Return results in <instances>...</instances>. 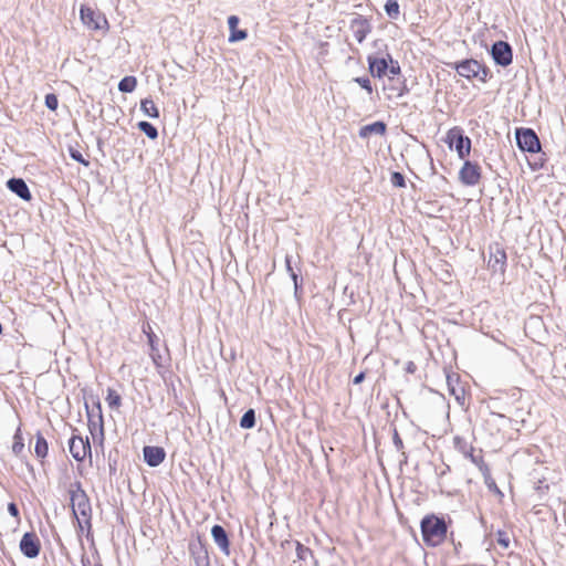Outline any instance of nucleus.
<instances>
[{"label":"nucleus","instance_id":"1","mask_svg":"<svg viewBox=\"0 0 566 566\" xmlns=\"http://www.w3.org/2000/svg\"><path fill=\"white\" fill-rule=\"evenodd\" d=\"M69 492L72 512L77 521L80 530L83 531L84 527L91 530L92 506L90 497L82 488V483L80 481H75L71 484Z\"/></svg>","mask_w":566,"mask_h":566},{"label":"nucleus","instance_id":"2","mask_svg":"<svg viewBox=\"0 0 566 566\" xmlns=\"http://www.w3.org/2000/svg\"><path fill=\"white\" fill-rule=\"evenodd\" d=\"M423 542L429 546L440 545L447 536V523L443 517L427 515L420 523Z\"/></svg>","mask_w":566,"mask_h":566},{"label":"nucleus","instance_id":"3","mask_svg":"<svg viewBox=\"0 0 566 566\" xmlns=\"http://www.w3.org/2000/svg\"><path fill=\"white\" fill-rule=\"evenodd\" d=\"M451 66L460 76L465 77L467 80L476 78L481 83H486L492 77L491 70L474 59H465L460 62H454Z\"/></svg>","mask_w":566,"mask_h":566},{"label":"nucleus","instance_id":"4","mask_svg":"<svg viewBox=\"0 0 566 566\" xmlns=\"http://www.w3.org/2000/svg\"><path fill=\"white\" fill-rule=\"evenodd\" d=\"M450 149L458 153L459 158L464 159L470 155L471 139L463 135V130L459 127H453L448 130L446 139Z\"/></svg>","mask_w":566,"mask_h":566},{"label":"nucleus","instance_id":"5","mask_svg":"<svg viewBox=\"0 0 566 566\" xmlns=\"http://www.w3.org/2000/svg\"><path fill=\"white\" fill-rule=\"evenodd\" d=\"M515 138L522 151L537 153L541 150V142L532 128H517Z\"/></svg>","mask_w":566,"mask_h":566},{"label":"nucleus","instance_id":"6","mask_svg":"<svg viewBox=\"0 0 566 566\" xmlns=\"http://www.w3.org/2000/svg\"><path fill=\"white\" fill-rule=\"evenodd\" d=\"M491 56L495 64L506 67L513 61L512 46L505 41H496L491 46Z\"/></svg>","mask_w":566,"mask_h":566},{"label":"nucleus","instance_id":"7","mask_svg":"<svg viewBox=\"0 0 566 566\" xmlns=\"http://www.w3.org/2000/svg\"><path fill=\"white\" fill-rule=\"evenodd\" d=\"M80 15L82 22L92 30H102L107 25L105 17L87 6L81 7Z\"/></svg>","mask_w":566,"mask_h":566},{"label":"nucleus","instance_id":"8","mask_svg":"<svg viewBox=\"0 0 566 566\" xmlns=\"http://www.w3.org/2000/svg\"><path fill=\"white\" fill-rule=\"evenodd\" d=\"M459 179L465 186H475L481 179L480 166L470 160H465L459 171Z\"/></svg>","mask_w":566,"mask_h":566},{"label":"nucleus","instance_id":"9","mask_svg":"<svg viewBox=\"0 0 566 566\" xmlns=\"http://www.w3.org/2000/svg\"><path fill=\"white\" fill-rule=\"evenodd\" d=\"M69 450L76 461H83L87 453H91L88 438L83 439L80 436H72L69 440Z\"/></svg>","mask_w":566,"mask_h":566},{"label":"nucleus","instance_id":"10","mask_svg":"<svg viewBox=\"0 0 566 566\" xmlns=\"http://www.w3.org/2000/svg\"><path fill=\"white\" fill-rule=\"evenodd\" d=\"M41 544L34 533L27 532L20 541V551L28 558H35L40 554Z\"/></svg>","mask_w":566,"mask_h":566},{"label":"nucleus","instance_id":"11","mask_svg":"<svg viewBox=\"0 0 566 566\" xmlns=\"http://www.w3.org/2000/svg\"><path fill=\"white\" fill-rule=\"evenodd\" d=\"M505 265H506L505 251L499 244H495L494 247H490V256H489V261H488L489 269H491L494 273H496V272L504 273Z\"/></svg>","mask_w":566,"mask_h":566},{"label":"nucleus","instance_id":"12","mask_svg":"<svg viewBox=\"0 0 566 566\" xmlns=\"http://www.w3.org/2000/svg\"><path fill=\"white\" fill-rule=\"evenodd\" d=\"M144 461L149 467H158L166 458V452L161 447L146 446L143 449Z\"/></svg>","mask_w":566,"mask_h":566},{"label":"nucleus","instance_id":"13","mask_svg":"<svg viewBox=\"0 0 566 566\" xmlns=\"http://www.w3.org/2000/svg\"><path fill=\"white\" fill-rule=\"evenodd\" d=\"M388 57L386 56H368V69L374 77L381 78L388 71Z\"/></svg>","mask_w":566,"mask_h":566},{"label":"nucleus","instance_id":"14","mask_svg":"<svg viewBox=\"0 0 566 566\" xmlns=\"http://www.w3.org/2000/svg\"><path fill=\"white\" fill-rule=\"evenodd\" d=\"M447 385L450 395H452L460 405H464L465 391L459 382L458 374H447Z\"/></svg>","mask_w":566,"mask_h":566},{"label":"nucleus","instance_id":"15","mask_svg":"<svg viewBox=\"0 0 566 566\" xmlns=\"http://www.w3.org/2000/svg\"><path fill=\"white\" fill-rule=\"evenodd\" d=\"M350 29L358 43H361L371 31L370 23L363 17L355 18L350 23Z\"/></svg>","mask_w":566,"mask_h":566},{"label":"nucleus","instance_id":"16","mask_svg":"<svg viewBox=\"0 0 566 566\" xmlns=\"http://www.w3.org/2000/svg\"><path fill=\"white\" fill-rule=\"evenodd\" d=\"M211 536L214 541V543L218 545L220 551L224 553L226 555L230 554V541L228 537V534L223 526L221 525H213L211 528Z\"/></svg>","mask_w":566,"mask_h":566},{"label":"nucleus","instance_id":"17","mask_svg":"<svg viewBox=\"0 0 566 566\" xmlns=\"http://www.w3.org/2000/svg\"><path fill=\"white\" fill-rule=\"evenodd\" d=\"M7 186L10 191L15 193L19 198L23 200L28 201L32 197L27 182L21 178H10L7 181Z\"/></svg>","mask_w":566,"mask_h":566},{"label":"nucleus","instance_id":"18","mask_svg":"<svg viewBox=\"0 0 566 566\" xmlns=\"http://www.w3.org/2000/svg\"><path fill=\"white\" fill-rule=\"evenodd\" d=\"M295 551L297 559L301 562L300 566H318V563L315 559L314 553L311 548L304 546L300 542H295Z\"/></svg>","mask_w":566,"mask_h":566},{"label":"nucleus","instance_id":"19","mask_svg":"<svg viewBox=\"0 0 566 566\" xmlns=\"http://www.w3.org/2000/svg\"><path fill=\"white\" fill-rule=\"evenodd\" d=\"M239 18L237 15H230L228 18V25L230 30L229 42H239L245 40L248 32L245 30L238 29Z\"/></svg>","mask_w":566,"mask_h":566},{"label":"nucleus","instance_id":"20","mask_svg":"<svg viewBox=\"0 0 566 566\" xmlns=\"http://www.w3.org/2000/svg\"><path fill=\"white\" fill-rule=\"evenodd\" d=\"M386 129H387L386 124L381 120H378V122L361 126L359 128L358 136L364 139L370 137L371 135H380L381 136L386 133Z\"/></svg>","mask_w":566,"mask_h":566},{"label":"nucleus","instance_id":"21","mask_svg":"<svg viewBox=\"0 0 566 566\" xmlns=\"http://www.w3.org/2000/svg\"><path fill=\"white\" fill-rule=\"evenodd\" d=\"M87 418H88V428L91 432H93L96 427H99L101 433L103 434V415L101 403L96 402V412L94 409L90 410L86 406Z\"/></svg>","mask_w":566,"mask_h":566},{"label":"nucleus","instance_id":"22","mask_svg":"<svg viewBox=\"0 0 566 566\" xmlns=\"http://www.w3.org/2000/svg\"><path fill=\"white\" fill-rule=\"evenodd\" d=\"M158 337L154 333L148 334V345L150 347V357L156 366H160L161 355L158 348Z\"/></svg>","mask_w":566,"mask_h":566},{"label":"nucleus","instance_id":"23","mask_svg":"<svg viewBox=\"0 0 566 566\" xmlns=\"http://www.w3.org/2000/svg\"><path fill=\"white\" fill-rule=\"evenodd\" d=\"M49 446L42 433L38 432L35 437L34 453L38 458L44 459L48 455Z\"/></svg>","mask_w":566,"mask_h":566},{"label":"nucleus","instance_id":"24","mask_svg":"<svg viewBox=\"0 0 566 566\" xmlns=\"http://www.w3.org/2000/svg\"><path fill=\"white\" fill-rule=\"evenodd\" d=\"M140 111L144 113L145 116H148L150 118L159 117V109L155 105L154 101L150 98H145L142 101Z\"/></svg>","mask_w":566,"mask_h":566},{"label":"nucleus","instance_id":"25","mask_svg":"<svg viewBox=\"0 0 566 566\" xmlns=\"http://www.w3.org/2000/svg\"><path fill=\"white\" fill-rule=\"evenodd\" d=\"M384 10L389 19L397 20L400 14V7L397 0H387Z\"/></svg>","mask_w":566,"mask_h":566},{"label":"nucleus","instance_id":"26","mask_svg":"<svg viewBox=\"0 0 566 566\" xmlns=\"http://www.w3.org/2000/svg\"><path fill=\"white\" fill-rule=\"evenodd\" d=\"M137 85V80L135 76L128 75L123 77L118 83V90L123 93H132Z\"/></svg>","mask_w":566,"mask_h":566},{"label":"nucleus","instance_id":"27","mask_svg":"<svg viewBox=\"0 0 566 566\" xmlns=\"http://www.w3.org/2000/svg\"><path fill=\"white\" fill-rule=\"evenodd\" d=\"M453 446L464 457L467 454H471V450L473 449V447L464 438H462L460 436H455L453 438Z\"/></svg>","mask_w":566,"mask_h":566},{"label":"nucleus","instance_id":"28","mask_svg":"<svg viewBox=\"0 0 566 566\" xmlns=\"http://www.w3.org/2000/svg\"><path fill=\"white\" fill-rule=\"evenodd\" d=\"M137 127L150 139H156L158 137L157 128L149 122L142 120L137 124Z\"/></svg>","mask_w":566,"mask_h":566},{"label":"nucleus","instance_id":"29","mask_svg":"<svg viewBox=\"0 0 566 566\" xmlns=\"http://www.w3.org/2000/svg\"><path fill=\"white\" fill-rule=\"evenodd\" d=\"M255 426V411L248 409L240 419V427L243 429H251Z\"/></svg>","mask_w":566,"mask_h":566},{"label":"nucleus","instance_id":"30","mask_svg":"<svg viewBox=\"0 0 566 566\" xmlns=\"http://www.w3.org/2000/svg\"><path fill=\"white\" fill-rule=\"evenodd\" d=\"M106 401H107L109 408L114 409V408H118L120 406L122 398L114 389L108 388Z\"/></svg>","mask_w":566,"mask_h":566},{"label":"nucleus","instance_id":"31","mask_svg":"<svg viewBox=\"0 0 566 566\" xmlns=\"http://www.w3.org/2000/svg\"><path fill=\"white\" fill-rule=\"evenodd\" d=\"M23 448H24V443H23V439L21 436V430H20V428H18V430L15 431V433L13 436L12 452L15 455H19L22 452Z\"/></svg>","mask_w":566,"mask_h":566},{"label":"nucleus","instance_id":"32","mask_svg":"<svg viewBox=\"0 0 566 566\" xmlns=\"http://www.w3.org/2000/svg\"><path fill=\"white\" fill-rule=\"evenodd\" d=\"M390 182L392 186L402 188L406 186L405 176L399 171H394L390 177Z\"/></svg>","mask_w":566,"mask_h":566},{"label":"nucleus","instance_id":"33","mask_svg":"<svg viewBox=\"0 0 566 566\" xmlns=\"http://www.w3.org/2000/svg\"><path fill=\"white\" fill-rule=\"evenodd\" d=\"M496 542L497 544L507 549L510 547V536L505 531H497L496 533Z\"/></svg>","mask_w":566,"mask_h":566},{"label":"nucleus","instance_id":"34","mask_svg":"<svg viewBox=\"0 0 566 566\" xmlns=\"http://www.w3.org/2000/svg\"><path fill=\"white\" fill-rule=\"evenodd\" d=\"M353 81L357 83L361 88H364L368 94L373 93V86L370 80L367 76L355 77Z\"/></svg>","mask_w":566,"mask_h":566},{"label":"nucleus","instance_id":"35","mask_svg":"<svg viewBox=\"0 0 566 566\" xmlns=\"http://www.w3.org/2000/svg\"><path fill=\"white\" fill-rule=\"evenodd\" d=\"M285 265H286V270L287 272L290 273L293 282H294V287H295V292H297L298 290V276L297 274L294 272L292 265H291V256L286 255L285 258Z\"/></svg>","mask_w":566,"mask_h":566},{"label":"nucleus","instance_id":"36","mask_svg":"<svg viewBox=\"0 0 566 566\" xmlns=\"http://www.w3.org/2000/svg\"><path fill=\"white\" fill-rule=\"evenodd\" d=\"M45 106L50 109V111H55L59 106V99H57V96L53 93H50V94H46L45 95Z\"/></svg>","mask_w":566,"mask_h":566},{"label":"nucleus","instance_id":"37","mask_svg":"<svg viewBox=\"0 0 566 566\" xmlns=\"http://www.w3.org/2000/svg\"><path fill=\"white\" fill-rule=\"evenodd\" d=\"M388 62V71L392 76L400 74V65L397 61H394L391 55L387 53Z\"/></svg>","mask_w":566,"mask_h":566},{"label":"nucleus","instance_id":"38","mask_svg":"<svg viewBox=\"0 0 566 566\" xmlns=\"http://www.w3.org/2000/svg\"><path fill=\"white\" fill-rule=\"evenodd\" d=\"M465 458H469L472 463H474L475 465H478L481 470L484 468L485 470H488L486 465L484 464L483 462V459L481 455H475L474 454V448L471 450V454H467Z\"/></svg>","mask_w":566,"mask_h":566},{"label":"nucleus","instance_id":"39","mask_svg":"<svg viewBox=\"0 0 566 566\" xmlns=\"http://www.w3.org/2000/svg\"><path fill=\"white\" fill-rule=\"evenodd\" d=\"M70 156H71V158H72L73 160H75V161H77V163H80V164H82V165H84V166H88V165H90V163H88V161L83 157V155H82L78 150H76V149L71 148V149H70Z\"/></svg>","mask_w":566,"mask_h":566},{"label":"nucleus","instance_id":"40","mask_svg":"<svg viewBox=\"0 0 566 566\" xmlns=\"http://www.w3.org/2000/svg\"><path fill=\"white\" fill-rule=\"evenodd\" d=\"M392 442L398 451H401L403 449V442H402L397 429H394Z\"/></svg>","mask_w":566,"mask_h":566},{"label":"nucleus","instance_id":"41","mask_svg":"<svg viewBox=\"0 0 566 566\" xmlns=\"http://www.w3.org/2000/svg\"><path fill=\"white\" fill-rule=\"evenodd\" d=\"M8 512L11 516L19 518V509L15 503L11 502L8 504Z\"/></svg>","mask_w":566,"mask_h":566},{"label":"nucleus","instance_id":"42","mask_svg":"<svg viewBox=\"0 0 566 566\" xmlns=\"http://www.w3.org/2000/svg\"><path fill=\"white\" fill-rule=\"evenodd\" d=\"M364 379H365V373L361 371L354 377L353 382L355 385H358V384L363 382Z\"/></svg>","mask_w":566,"mask_h":566},{"label":"nucleus","instance_id":"43","mask_svg":"<svg viewBox=\"0 0 566 566\" xmlns=\"http://www.w3.org/2000/svg\"><path fill=\"white\" fill-rule=\"evenodd\" d=\"M143 332L146 334V336L148 337V334L149 333H153L151 332V328H150V325L149 324H146L143 326Z\"/></svg>","mask_w":566,"mask_h":566},{"label":"nucleus","instance_id":"44","mask_svg":"<svg viewBox=\"0 0 566 566\" xmlns=\"http://www.w3.org/2000/svg\"><path fill=\"white\" fill-rule=\"evenodd\" d=\"M413 370V364L410 363L409 366H408V371H412Z\"/></svg>","mask_w":566,"mask_h":566},{"label":"nucleus","instance_id":"45","mask_svg":"<svg viewBox=\"0 0 566 566\" xmlns=\"http://www.w3.org/2000/svg\"><path fill=\"white\" fill-rule=\"evenodd\" d=\"M203 566H209V562H208V560H206V563H205V565H203Z\"/></svg>","mask_w":566,"mask_h":566},{"label":"nucleus","instance_id":"46","mask_svg":"<svg viewBox=\"0 0 566 566\" xmlns=\"http://www.w3.org/2000/svg\"><path fill=\"white\" fill-rule=\"evenodd\" d=\"M94 566H103V565H102V564H96V565H94Z\"/></svg>","mask_w":566,"mask_h":566}]
</instances>
